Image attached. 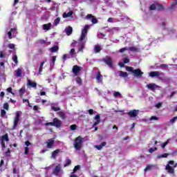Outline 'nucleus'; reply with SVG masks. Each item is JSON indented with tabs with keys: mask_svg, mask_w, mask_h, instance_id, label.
<instances>
[{
	"mask_svg": "<svg viewBox=\"0 0 177 177\" xmlns=\"http://www.w3.org/2000/svg\"><path fill=\"white\" fill-rule=\"evenodd\" d=\"M6 115V111H5L4 109H2L1 111V117H5Z\"/></svg>",
	"mask_w": 177,
	"mask_h": 177,
	"instance_id": "53",
	"label": "nucleus"
},
{
	"mask_svg": "<svg viewBox=\"0 0 177 177\" xmlns=\"http://www.w3.org/2000/svg\"><path fill=\"white\" fill-rule=\"evenodd\" d=\"M75 150H81L82 147V138L81 136L77 137L75 140V143L73 144Z\"/></svg>",
	"mask_w": 177,
	"mask_h": 177,
	"instance_id": "4",
	"label": "nucleus"
},
{
	"mask_svg": "<svg viewBox=\"0 0 177 177\" xmlns=\"http://www.w3.org/2000/svg\"><path fill=\"white\" fill-rule=\"evenodd\" d=\"M8 48H10V49H13L15 48V44H8Z\"/></svg>",
	"mask_w": 177,
	"mask_h": 177,
	"instance_id": "62",
	"label": "nucleus"
},
{
	"mask_svg": "<svg viewBox=\"0 0 177 177\" xmlns=\"http://www.w3.org/2000/svg\"><path fill=\"white\" fill-rule=\"evenodd\" d=\"M80 66L75 65L73 67V73L75 75H77L78 74V73H80Z\"/></svg>",
	"mask_w": 177,
	"mask_h": 177,
	"instance_id": "16",
	"label": "nucleus"
},
{
	"mask_svg": "<svg viewBox=\"0 0 177 177\" xmlns=\"http://www.w3.org/2000/svg\"><path fill=\"white\" fill-rule=\"evenodd\" d=\"M53 121H54V127H56L57 128H59L61 127L62 122L60 121V120L55 118L53 119Z\"/></svg>",
	"mask_w": 177,
	"mask_h": 177,
	"instance_id": "14",
	"label": "nucleus"
},
{
	"mask_svg": "<svg viewBox=\"0 0 177 177\" xmlns=\"http://www.w3.org/2000/svg\"><path fill=\"white\" fill-rule=\"evenodd\" d=\"M73 13H74L73 11H69L68 13L64 12L62 17L64 19H67V17H71V16H73Z\"/></svg>",
	"mask_w": 177,
	"mask_h": 177,
	"instance_id": "21",
	"label": "nucleus"
},
{
	"mask_svg": "<svg viewBox=\"0 0 177 177\" xmlns=\"http://www.w3.org/2000/svg\"><path fill=\"white\" fill-rule=\"evenodd\" d=\"M113 96L114 97H118V96L122 97V95H121V93L118 91H115V93H113Z\"/></svg>",
	"mask_w": 177,
	"mask_h": 177,
	"instance_id": "36",
	"label": "nucleus"
},
{
	"mask_svg": "<svg viewBox=\"0 0 177 177\" xmlns=\"http://www.w3.org/2000/svg\"><path fill=\"white\" fill-rule=\"evenodd\" d=\"M46 143L47 149H53V146L55 145V140H53V138L48 139L46 142Z\"/></svg>",
	"mask_w": 177,
	"mask_h": 177,
	"instance_id": "10",
	"label": "nucleus"
},
{
	"mask_svg": "<svg viewBox=\"0 0 177 177\" xmlns=\"http://www.w3.org/2000/svg\"><path fill=\"white\" fill-rule=\"evenodd\" d=\"M70 164H71V160H70L69 158H66V162L64 165V167H68Z\"/></svg>",
	"mask_w": 177,
	"mask_h": 177,
	"instance_id": "40",
	"label": "nucleus"
},
{
	"mask_svg": "<svg viewBox=\"0 0 177 177\" xmlns=\"http://www.w3.org/2000/svg\"><path fill=\"white\" fill-rule=\"evenodd\" d=\"M125 50H128V47H124V48H122L120 50V53H122L124 52H125Z\"/></svg>",
	"mask_w": 177,
	"mask_h": 177,
	"instance_id": "55",
	"label": "nucleus"
},
{
	"mask_svg": "<svg viewBox=\"0 0 177 177\" xmlns=\"http://www.w3.org/2000/svg\"><path fill=\"white\" fill-rule=\"evenodd\" d=\"M100 50H102V46H100V45H95L94 48V52L95 53H99Z\"/></svg>",
	"mask_w": 177,
	"mask_h": 177,
	"instance_id": "27",
	"label": "nucleus"
},
{
	"mask_svg": "<svg viewBox=\"0 0 177 177\" xmlns=\"http://www.w3.org/2000/svg\"><path fill=\"white\" fill-rule=\"evenodd\" d=\"M65 32L68 35H71V34H73V28L71 26L66 28Z\"/></svg>",
	"mask_w": 177,
	"mask_h": 177,
	"instance_id": "20",
	"label": "nucleus"
},
{
	"mask_svg": "<svg viewBox=\"0 0 177 177\" xmlns=\"http://www.w3.org/2000/svg\"><path fill=\"white\" fill-rule=\"evenodd\" d=\"M96 80L99 84L103 82V76L100 74V72L97 73L96 76Z\"/></svg>",
	"mask_w": 177,
	"mask_h": 177,
	"instance_id": "19",
	"label": "nucleus"
},
{
	"mask_svg": "<svg viewBox=\"0 0 177 177\" xmlns=\"http://www.w3.org/2000/svg\"><path fill=\"white\" fill-rule=\"evenodd\" d=\"M26 93V87L25 86H23L21 87V88H20L19 90V95L20 96H22L24 95V93Z\"/></svg>",
	"mask_w": 177,
	"mask_h": 177,
	"instance_id": "33",
	"label": "nucleus"
},
{
	"mask_svg": "<svg viewBox=\"0 0 177 177\" xmlns=\"http://www.w3.org/2000/svg\"><path fill=\"white\" fill-rule=\"evenodd\" d=\"M60 23V17H57V19H55L54 21V26H57Z\"/></svg>",
	"mask_w": 177,
	"mask_h": 177,
	"instance_id": "39",
	"label": "nucleus"
},
{
	"mask_svg": "<svg viewBox=\"0 0 177 177\" xmlns=\"http://www.w3.org/2000/svg\"><path fill=\"white\" fill-rule=\"evenodd\" d=\"M127 71L132 73L134 77H142L143 75V72L140 68L133 69V67L126 66Z\"/></svg>",
	"mask_w": 177,
	"mask_h": 177,
	"instance_id": "2",
	"label": "nucleus"
},
{
	"mask_svg": "<svg viewBox=\"0 0 177 177\" xmlns=\"http://www.w3.org/2000/svg\"><path fill=\"white\" fill-rule=\"evenodd\" d=\"M147 88L148 89H149L150 91H152L153 92H154V91H156V89L160 88V86H158V85H157L154 83H151V84H147Z\"/></svg>",
	"mask_w": 177,
	"mask_h": 177,
	"instance_id": "11",
	"label": "nucleus"
},
{
	"mask_svg": "<svg viewBox=\"0 0 177 177\" xmlns=\"http://www.w3.org/2000/svg\"><path fill=\"white\" fill-rule=\"evenodd\" d=\"M124 63H129V59L128 57H124L123 59Z\"/></svg>",
	"mask_w": 177,
	"mask_h": 177,
	"instance_id": "59",
	"label": "nucleus"
},
{
	"mask_svg": "<svg viewBox=\"0 0 177 177\" xmlns=\"http://www.w3.org/2000/svg\"><path fill=\"white\" fill-rule=\"evenodd\" d=\"M46 127H48V125H50L51 127H55L54 124V120L52 122H46L45 123Z\"/></svg>",
	"mask_w": 177,
	"mask_h": 177,
	"instance_id": "50",
	"label": "nucleus"
},
{
	"mask_svg": "<svg viewBox=\"0 0 177 177\" xmlns=\"http://www.w3.org/2000/svg\"><path fill=\"white\" fill-rule=\"evenodd\" d=\"M12 60L14 62H15L16 64H17V63H19V61L17 60V55H14L12 57Z\"/></svg>",
	"mask_w": 177,
	"mask_h": 177,
	"instance_id": "43",
	"label": "nucleus"
},
{
	"mask_svg": "<svg viewBox=\"0 0 177 177\" xmlns=\"http://www.w3.org/2000/svg\"><path fill=\"white\" fill-rule=\"evenodd\" d=\"M164 73H160L158 71H152L149 73V77H151L152 78L156 77V78H158V80H161V81H164Z\"/></svg>",
	"mask_w": 177,
	"mask_h": 177,
	"instance_id": "3",
	"label": "nucleus"
},
{
	"mask_svg": "<svg viewBox=\"0 0 177 177\" xmlns=\"http://www.w3.org/2000/svg\"><path fill=\"white\" fill-rule=\"evenodd\" d=\"M39 43H40L41 45H44V44H46V41H45V40L40 39L39 40Z\"/></svg>",
	"mask_w": 177,
	"mask_h": 177,
	"instance_id": "64",
	"label": "nucleus"
},
{
	"mask_svg": "<svg viewBox=\"0 0 177 177\" xmlns=\"http://www.w3.org/2000/svg\"><path fill=\"white\" fill-rule=\"evenodd\" d=\"M30 151V149H28V147H25V154L27 155L28 154V152Z\"/></svg>",
	"mask_w": 177,
	"mask_h": 177,
	"instance_id": "60",
	"label": "nucleus"
},
{
	"mask_svg": "<svg viewBox=\"0 0 177 177\" xmlns=\"http://www.w3.org/2000/svg\"><path fill=\"white\" fill-rule=\"evenodd\" d=\"M59 153H60V149H56L55 151H53L51 155V158H56L57 157Z\"/></svg>",
	"mask_w": 177,
	"mask_h": 177,
	"instance_id": "22",
	"label": "nucleus"
},
{
	"mask_svg": "<svg viewBox=\"0 0 177 177\" xmlns=\"http://www.w3.org/2000/svg\"><path fill=\"white\" fill-rule=\"evenodd\" d=\"M104 146H106V142H102L100 145H95V149H97V150H102Z\"/></svg>",
	"mask_w": 177,
	"mask_h": 177,
	"instance_id": "28",
	"label": "nucleus"
},
{
	"mask_svg": "<svg viewBox=\"0 0 177 177\" xmlns=\"http://www.w3.org/2000/svg\"><path fill=\"white\" fill-rule=\"evenodd\" d=\"M129 50H131V52H139L140 48H139L138 46H131L129 47Z\"/></svg>",
	"mask_w": 177,
	"mask_h": 177,
	"instance_id": "26",
	"label": "nucleus"
},
{
	"mask_svg": "<svg viewBox=\"0 0 177 177\" xmlns=\"http://www.w3.org/2000/svg\"><path fill=\"white\" fill-rule=\"evenodd\" d=\"M67 59H70V55L68 54L64 55L62 57L63 62L64 63Z\"/></svg>",
	"mask_w": 177,
	"mask_h": 177,
	"instance_id": "37",
	"label": "nucleus"
},
{
	"mask_svg": "<svg viewBox=\"0 0 177 177\" xmlns=\"http://www.w3.org/2000/svg\"><path fill=\"white\" fill-rule=\"evenodd\" d=\"M59 50V46H54L53 47L50 48V51L52 53H54L55 52H57Z\"/></svg>",
	"mask_w": 177,
	"mask_h": 177,
	"instance_id": "29",
	"label": "nucleus"
},
{
	"mask_svg": "<svg viewBox=\"0 0 177 177\" xmlns=\"http://www.w3.org/2000/svg\"><path fill=\"white\" fill-rule=\"evenodd\" d=\"M168 156H169V154L168 153H164V154H162V155H158L157 156V158L158 160H160V158H167V157H168Z\"/></svg>",
	"mask_w": 177,
	"mask_h": 177,
	"instance_id": "32",
	"label": "nucleus"
},
{
	"mask_svg": "<svg viewBox=\"0 0 177 177\" xmlns=\"http://www.w3.org/2000/svg\"><path fill=\"white\" fill-rule=\"evenodd\" d=\"M169 139H168L165 142H164L162 145V149H165V146H167V145H168V143H169Z\"/></svg>",
	"mask_w": 177,
	"mask_h": 177,
	"instance_id": "46",
	"label": "nucleus"
},
{
	"mask_svg": "<svg viewBox=\"0 0 177 177\" xmlns=\"http://www.w3.org/2000/svg\"><path fill=\"white\" fill-rule=\"evenodd\" d=\"M156 4H152L150 7H149V10H156Z\"/></svg>",
	"mask_w": 177,
	"mask_h": 177,
	"instance_id": "41",
	"label": "nucleus"
},
{
	"mask_svg": "<svg viewBox=\"0 0 177 177\" xmlns=\"http://www.w3.org/2000/svg\"><path fill=\"white\" fill-rule=\"evenodd\" d=\"M176 120H177V116L173 118L172 119L170 120L169 122L171 124H175V122H176Z\"/></svg>",
	"mask_w": 177,
	"mask_h": 177,
	"instance_id": "44",
	"label": "nucleus"
},
{
	"mask_svg": "<svg viewBox=\"0 0 177 177\" xmlns=\"http://www.w3.org/2000/svg\"><path fill=\"white\" fill-rule=\"evenodd\" d=\"M7 92H8V93H12V95H15V93H13V92H12V87L8 88Z\"/></svg>",
	"mask_w": 177,
	"mask_h": 177,
	"instance_id": "56",
	"label": "nucleus"
},
{
	"mask_svg": "<svg viewBox=\"0 0 177 177\" xmlns=\"http://www.w3.org/2000/svg\"><path fill=\"white\" fill-rule=\"evenodd\" d=\"M58 115L61 118H62V120H64L66 118V114L64 113V112H62V111L58 112Z\"/></svg>",
	"mask_w": 177,
	"mask_h": 177,
	"instance_id": "35",
	"label": "nucleus"
},
{
	"mask_svg": "<svg viewBox=\"0 0 177 177\" xmlns=\"http://www.w3.org/2000/svg\"><path fill=\"white\" fill-rule=\"evenodd\" d=\"M151 168H153V165H148L146 168L145 169V171H150V169H151Z\"/></svg>",
	"mask_w": 177,
	"mask_h": 177,
	"instance_id": "42",
	"label": "nucleus"
},
{
	"mask_svg": "<svg viewBox=\"0 0 177 177\" xmlns=\"http://www.w3.org/2000/svg\"><path fill=\"white\" fill-rule=\"evenodd\" d=\"M3 142V140H6V142H8L9 141V138H8V135H4L2 136L1 141Z\"/></svg>",
	"mask_w": 177,
	"mask_h": 177,
	"instance_id": "38",
	"label": "nucleus"
},
{
	"mask_svg": "<svg viewBox=\"0 0 177 177\" xmlns=\"http://www.w3.org/2000/svg\"><path fill=\"white\" fill-rule=\"evenodd\" d=\"M177 6V0H176L170 7H169V9L170 10H174L175 9L176 6Z\"/></svg>",
	"mask_w": 177,
	"mask_h": 177,
	"instance_id": "31",
	"label": "nucleus"
},
{
	"mask_svg": "<svg viewBox=\"0 0 177 177\" xmlns=\"http://www.w3.org/2000/svg\"><path fill=\"white\" fill-rule=\"evenodd\" d=\"M51 28H52L51 23H48L43 25V30H44V31H49V30H50Z\"/></svg>",
	"mask_w": 177,
	"mask_h": 177,
	"instance_id": "15",
	"label": "nucleus"
},
{
	"mask_svg": "<svg viewBox=\"0 0 177 177\" xmlns=\"http://www.w3.org/2000/svg\"><path fill=\"white\" fill-rule=\"evenodd\" d=\"M150 121H153V120H155V121H158V117H156V116H152V117H151L150 118Z\"/></svg>",
	"mask_w": 177,
	"mask_h": 177,
	"instance_id": "49",
	"label": "nucleus"
},
{
	"mask_svg": "<svg viewBox=\"0 0 177 177\" xmlns=\"http://www.w3.org/2000/svg\"><path fill=\"white\" fill-rule=\"evenodd\" d=\"M21 74H23V71L21 70V68H18L15 71V75L17 77H21Z\"/></svg>",
	"mask_w": 177,
	"mask_h": 177,
	"instance_id": "25",
	"label": "nucleus"
},
{
	"mask_svg": "<svg viewBox=\"0 0 177 177\" xmlns=\"http://www.w3.org/2000/svg\"><path fill=\"white\" fill-rule=\"evenodd\" d=\"M19 122H20V112L17 111L16 113V116L14 118L12 129H16V128H17V125H19Z\"/></svg>",
	"mask_w": 177,
	"mask_h": 177,
	"instance_id": "6",
	"label": "nucleus"
},
{
	"mask_svg": "<svg viewBox=\"0 0 177 177\" xmlns=\"http://www.w3.org/2000/svg\"><path fill=\"white\" fill-rule=\"evenodd\" d=\"M56 58H57L56 56H53V57H52L51 62H50V68H53V67H55V62H56Z\"/></svg>",
	"mask_w": 177,
	"mask_h": 177,
	"instance_id": "23",
	"label": "nucleus"
},
{
	"mask_svg": "<svg viewBox=\"0 0 177 177\" xmlns=\"http://www.w3.org/2000/svg\"><path fill=\"white\" fill-rule=\"evenodd\" d=\"M60 171H62V166L60 165H58L53 170L54 175H55V176H59V173L60 172Z\"/></svg>",
	"mask_w": 177,
	"mask_h": 177,
	"instance_id": "13",
	"label": "nucleus"
},
{
	"mask_svg": "<svg viewBox=\"0 0 177 177\" xmlns=\"http://www.w3.org/2000/svg\"><path fill=\"white\" fill-rule=\"evenodd\" d=\"M51 109H52V110H53L54 111H59V110H60V108L53 106V105L51 106Z\"/></svg>",
	"mask_w": 177,
	"mask_h": 177,
	"instance_id": "47",
	"label": "nucleus"
},
{
	"mask_svg": "<svg viewBox=\"0 0 177 177\" xmlns=\"http://www.w3.org/2000/svg\"><path fill=\"white\" fill-rule=\"evenodd\" d=\"M7 34L10 39H12V37H16V34H17V32L16 31V28H11L10 30L8 31Z\"/></svg>",
	"mask_w": 177,
	"mask_h": 177,
	"instance_id": "9",
	"label": "nucleus"
},
{
	"mask_svg": "<svg viewBox=\"0 0 177 177\" xmlns=\"http://www.w3.org/2000/svg\"><path fill=\"white\" fill-rule=\"evenodd\" d=\"M46 62L44 61V62H42L40 64V66H39V73H38V75H41V73H42V70L44 68V64H45V62Z\"/></svg>",
	"mask_w": 177,
	"mask_h": 177,
	"instance_id": "30",
	"label": "nucleus"
},
{
	"mask_svg": "<svg viewBox=\"0 0 177 177\" xmlns=\"http://www.w3.org/2000/svg\"><path fill=\"white\" fill-rule=\"evenodd\" d=\"M100 120H96V121L94 122L93 127H96V125H98V124H100Z\"/></svg>",
	"mask_w": 177,
	"mask_h": 177,
	"instance_id": "61",
	"label": "nucleus"
},
{
	"mask_svg": "<svg viewBox=\"0 0 177 177\" xmlns=\"http://www.w3.org/2000/svg\"><path fill=\"white\" fill-rule=\"evenodd\" d=\"M72 57H74V53H75V49L72 48L70 51Z\"/></svg>",
	"mask_w": 177,
	"mask_h": 177,
	"instance_id": "54",
	"label": "nucleus"
},
{
	"mask_svg": "<svg viewBox=\"0 0 177 177\" xmlns=\"http://www.w3.org/2000/svg\"><path fill=\"white\" fill-rule=\"evenodd\" d=\"M80 168V165L75 166V168L73 169V171L72 172V174H75V172H77V171H78Z\"/></svg>",
	"mask_w": 177,
	"mask_h": 177,
	"instance_id": "45",
	"label": "nucleus"
},
{
	"mask_svg": "<svg viewBox=\"0 0 177 177\" xmlns=\"http://www.w3.org/2000/svg\"><path fill=\"white\" fill-rule=\"evenodd\" d=\"M161 106H162V102H159V103L156 104V107L157 109H160V107H161Z\"/></svg>",
	"mask_w": 177,
	"mask_h": 177,
	"instance_id": "57",
	"label": "nucleus"
},
{
	"mask_svg": "<svg viewBox=\"0 0 177 177\" xmlns=\"http://www.w3.org/2000/svg\"><path fill=\"white\" fill-rule=\"evenodd\" d=\"M89 28H91V25H85L83 30H82V33L78 42L79 52H82L85 48V44H86V41L88 40L86 35H88V30H89Z\"/></svg>",
	"mask_w": 177,
	"mask_h": 177,
	"instance_id": "1",
	"label": "nucleus"
},
{
	"mask_svg": "<svg viewBox=\"0 0 177 177\" xmlns=\"http://www.w3.org/2000/svg\"><path fill=\"white\" fill-rule=\"evenodd\" d=\"M27 85L28 88H37V82H33L32 80L28 79Z\"/></svg>",
	"mask_w": 177,
	"mask_h": 177,
	"instance_id": "12",
	"label": "nucleus"
},
{
	"mask_svg": "<svg viewBox=\"0 0 177 177\" xmlns=\"http://www.w3.org/2000/svg\"><path fill=\"white\" fill-rule=\"evenodd\" d=\"M103 60L104 63L110 67V68H113V59H111V57L106 56Z\"/></svg>",
	"mask_w": 177,
	"mask_h": 177,
	"instance_id": "7",
	"label": "nucleus"
},
{
	"mask_svg": "<svg viewBox=\"0 0 177 177\" xmlns=\"http://www.w3.org/2000/svg\"><path fill=\"white\" fill-rule=\"evenodd\" d=\"M156 10H164V6L161 4H156Z\"/></svg>",
	"mask_w": 177,
	"mask_h": 177,
	"instance_id": "34",
	"label": "nucleus"
},
{
	"mask_svg": "<svg viewBox=\"0 0 177 177\" xmlns=\"http://www.w3.org/2000/svg\"><path fill=\"white\" fill-rule=\"evenodd\" d=\"M76 82H77L78 84H82V80H81V78H80V77H77L76 78Z\"/></svg>",
	"mask_w": 177,
	"mask_h": 177,
	"instance_id": "58",
	"label": "nucleus"
},
{
	"mask_svg": "<svg viewBox=\"0 0 177 177\" xmlns=\"http://www.w3.org/2000/svg\"><path fill=\"white\" fill-rule=\"evenodd\" d=\"M5 56H6V53H5L3 51H0V57L2 59L5 57Z\"/></svg>",
	"mask_w": 177,
	"mask_h": 177,
	"instance_id": "52",
	"label": "nucleus"
},
{
	"mask_svg": "<svg viewBox=\"0 0 177 177\" xmlns=\"http://www.w3.org/2000/svg\"><path fill=\"white\" fill-rule=\"evenodd\" d=\"M149 151V153H154V151H157V147L150 148Z\"/></svg>",
	"mask_w": 177,
	"mask_h": 177,
	"instance_id": "51",
	"label": "nucleus"
},
{
	"mask_svg": "<svg viewBox=\"0 0 177 177\" xmlns=\"http://www.w3.org/2000/svg\"><path fill=\"white\" fill-rule=\"evenodd\" d=\"M3 109H5V110H8V109H9V104H4V105H3Z\"/></svg>",
	"mask_w": 177,
	"mask_h": 177,
	"instance_id": "63",
	"label": "nucleus"
},
{
	"mask_svg": "<svg viewBox=\"0 0 177 177\" xmlns=\"http://www.w3.org/2000/svg\"><path fill=\"white\" fill-rule=\"evenodd\" d=\"M129 117H131V118L136 117L138 115V111L136 110L130 111L129 112Z\"/></svg>",
	"mask_w": 177,
	"mask_h": 177,
	"instance_id": "18",
	"label": "nucleus"
},
{
	"mask_svg": "<svg viewBox=\"0 0 177 177\" xmlns=\"http://www.w3.org/2000/svg\"><path fill=\"white\" fill-rule=\"evenodd\" d=\"M86 19L87 20H91V23L93 24H97V19H96V17H95V16L88 14L86 15Z\"/></svg>",
	"mask_w": 177,
	"mask_h": 177,
	"instance_id": "8",
	"label": "nucleus"
},
{
	"mask_svg": "<svg viewBox=\"0 0 177 177\" xmlns=\"http://www.w3.org/2000/svg\"><path fill=\"white\" fill-rule=\"evenodd\" d=\"M118 21H120V20L117 18H109L108 19V23H118Z\"/></svg>",
	"mask_w": 177,
	"mask_h": 177,
	"instance_id": "24",
	"label": "nucleus"
},
{
	"mask_svg": "<svg viewBox=\"0 0 177 177\" xmlns=\"http://www.w3.org/2000/svg\"><path fill=\"white\" fill-rule=\"evenodd\" d=\"M119 77H122L123 78H127L128 77V73L120 71L118 72Z\"/></svg>",
	"mask_w": 177,
	"mask_h": 177,
	"instance_id": "17",
	"label": "nucleus"
},
{
	"mask_svg": "<svg viewBox=\"0 0 177 177\" xmlns=\"http://www.w3.org/2000/svg\"><path fill=\"white\" fill-rule=\"evenodd\" d=\"M175 164V161L174 160H169L168 162V164L165 167L166 171H167L168 174H175V169L174 167H171L170 165H174Z\"/></svg>",
	"mask_w": 177,
	"mask_h": 177,
	"instance_id": "5",
	"label": "nucleus"
},
{
	"mask_svg": "<svg viewBox=\"0 0 177 177\" xmlns=\"http://www.w3.org/2000/svg\"><path fill=\"white\" fill-rule=\"evenodd\" d=\"M71 131H75L77 129V125L76 124H72L70 127Z\"/></svg>",
	"mask_w": 177,
	"mask_h": 177,
	"instance_id": "48",
	"label": "nucleus"
}]
</instances>
